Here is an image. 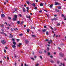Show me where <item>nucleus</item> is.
Instances as JSON below:
<instances>
[{
	"instance_id": "a19ab883",
	"label": "nucleus",
	"mask_w": 66,
	"mask_h": 66,
	"mask_svg": "<svg viewBox=\"0 0 66 66\" xmlns=\"http://www.w3.org/2000/svg\"><path fill=\"white\" fill-rule=\"evenodd\" d=\"M55 35H56L55 34H54V35H53V37H54L55 36Z\"/></svg>"
},
{
	"instance_id": "9d476101",
	"label": "nucleus",
	"mask_w": 66,
	"mask_h": 66,
	"mask_svg": "<svg viewBox=\"0 0 66 66\" xmlns=\"http://www.w3.org/2000/svg\"><path fill=\"white\" fill-rule=\"evenodd\" d=\"M46 29H44V30H42V31L43 32H46Z\"/></svg>"
},
{
	"instance_id": "bb28decb",
	"label": "nucleus",
	"mask_w": 66,
	"mask_h": 66,
	"mask_svg": "<svg viewBox=\"0 0 66 66\" xmlns=\"http://www.w3.org/2000/svg\"><path fill=\"white\" fill-rule=\"evenodd\" d=\"M17 23H18V24H19V23H20V22H19V21H17Z\"/></svg>"
},
{
	"instance_id": "f257e3e1",
	"label": "nucleus",
	"mask_w": 66,
	"mask_h": 66,
	"mask_svg": "<svg viewBox=\"0 0 66 66\" xmlns=\"http://www.w3.org/2000/svg\"><path fill=\"white\" fill-rule=\"evenodd\" d=\"M17 15H15L14 16V18H13V21H16L17 20Z\"/></svg>"
},
{
	"instance_id": "423d86ee",
	"label": "nucleus",
	"mask_w": 66,
	"mask_h": 66,
	"mask_svg": "<svg viewBox=\"0 0 66 66\" xmlns=\"http://www.w3.org/2000/svg\"><path fill=\"white\" fill-rule=\"evenodd\" d=\"M55 11L56 13L57 12H58V13H59V12H60V10L57 9H55Z\"/></svg>"
},
{
	"instance_id": "c9c22d12",
	"label": "nucleus",
	"mask_w": 66,
	"mask_h": 66,
	"mask_svg": "<svg viewBox=\"0 0 66 66\" xmlns=\"http://www.w3.org/2000/svg\"><path fill=\"white\" fill-rule=\"evenodd\" d=\"M48 55H50V52L48 53Z\"/></svg>"
},
{
	"instance_id": "aec40b11",
	"label": "nucleus",
	"mask_w": 66,
	"mask_h": 66,
	"mask_svg": "<svg viewBox=\"0 0 66 66\" xmlns=\"http://www.w3.org/2000/svg\"><path fill=\"white\" fill-rule=\"evenodd\" d=\"M50 62L51 63H54V61H53V60H51Z\"/></svg>"
},
{
	"instance_id": "9b49d317",
	"label": "nucleus",
	"mask_w": 66,
	"mask_h": 66,
	"mask_svg": "<svg viewBox=\"0 0 66 66\" xmlns=\"http://www.w3.org/2000/svg\"><path fill=\"white\" fill-rule=\"evenodd\" d=\"M23 11L24 13L26 12V10H25V8H23Z\"/></svg>"
},
{
	"instance_id": "1a4fd4ad",
	"label": "nucleus",
	"mask_w": 66,
	"mask_h": 66,
	"mask_svg": "<svg viewBox=\"0 0 66 66\" xmlns=\"http://www.w3.org/2000/svg\"><path fill=\"white\" fill-rule=\"evenodd\" d=\"M28 43H29V41L27 40H25V43H26V44H28Z\"/></svg>"
},
{
	"instance_id": "2eb2a0df",
	"label": "nucleus",
	"mask_w": 66,
	"mask_h": 66,
	"mask_svg": "<svg viewBox=\"0 0 66 66\" xmlns=\"http://www.w3.org/2000/svg\"><path fill=\"white\" fill-rule=\"evenodd\" d=\"M13 44L14 45H15L16 44V43L15 42H13Z\"/></svg>"
},
{
	"instance_id": "412c9836",
	"label": "nucleus",
	"mask_w": 66,
	"mask_h": 66,
	"mask_svg": "<svg viewBox=\"0 0 66 66\" xmlns=\"http://www.w3.org/2000/svg\"><path fill=\"white\" fill-rule=\"evenodd\" d=\"M54 5H57V3L55 2V3L54 4Z\"/></svg>"
},
{
	"instance_id": "5fc2aeb1",
	"label": "nucleus",
	"mask_w": 66,
	"mask_h": 66,
	"mask_svg": "<svg viewBox=\"0 0 66 66\" xmlns=\"http://www.w3.org/2000/svg\"><path fill=\"white\" fill-rule=\"evenodd\" d=\"M60 24L59 23L57 24V26H60Z\"/></svg>"
},
{
	"instance_id": "37998d69",
	"label": "nucleus",
	"mask_w": 66,
	"mask_h": 66,
	"mask_svg": "<svg viewBox=\"0 0 66 66\" xmlns=\"http://www.w3.org/2000/svg\"><path fill=\"white\" fill-rule=\"evenodd\" d=\"M34 9H35V10H37V7H35Z\"/></svg>"
},
{
	"instance_id": "dca6fc26",
	"label": "nucleus",
	"mask_w": 66,
	"mask_h": 66,
	"mask_svg": "<svg viewBox=\"0 0 66 66\" xmlns=\"http://www.w3.org/2000/svg\"><path fill=\"white\" fill-rule=\"evenodd\" d=\"M43 5V3H41L40 4V5L41 6H42Z\"/></svg>"
},
{
	"instance_id": "a878e982",
	"label": "nucleus",
	"mask_w": 66,
	"mask_h": 66,
	"mask_svg": "<svg viewBox=\"0 0 66 66\" xmlns=\"http://www.w3.org/2000/svg\"><path fill=\"white\" fill-rule=\"evenodd\" d=\"M5 33H4V32H1V34H3V35H4V34Z\"/></svg>"
},
{
	"instance_id": "7ed1b4c3",
	"label": "nucleus",
	"mask_w": 66,
	"mask_h": 66,
	"mask_svg": "<svg viewBox=\"0 0 66 66\" xmlns=\"http://www.w3.org/2000/svg\"><path fill=\"white\" fill-rule=\"evenodd\" d=\"M1 43L4 45H5L6 43V42L4 41V40H3L1 41Z\"/></svg>"
},
{
	"instance_id": "393cba45",
	"label": "nucleus",
	"mask_w": 66,
	"mask_h": 66,
	"mask_svg": "<svg viewBox=\"0 0 66 66\" xmlns=\"http://www.w3.org/2000/svg\"><path fill=\"white\" fill-rule=\"evenodd\" d=\"M19 16H20V17H22V15L20 14H19Z\"/></svg>"
},
{
	"instance_id": "473e14b6",
	"label": "nucleus",
	"mask_w": 66,
	"mask_h": 66,
	"mask_svg": "<svg viewBox=\"0 0 66 66\" xmlns=\"http://www.w3.org/2000/svg\"><path fill=\"white\" fill-rule=\"evenodd\" d=\"M38 65H39V64L37 63L36 65L35 66H38Z\"/></svg>"
},
{
	"instance_id": "bf43d9fd",
	"label": "nucleus",
	"mask_w": 66,
	"mask_h": 66,
	"mask_svg": "<svg viewBox=\"0 0 66 66\" xmlns=\"http://www.w3.org/2000/svg\"><path fill=\"white\" fill-rule=\"evenodd\" d=\"M24 28H26V25H25L24 26Z\"/></svg>"
},
{
	"instance_id": "e433bc0d",
	"label": "nucleus",
	"mask_w": 66,
	"mask_h": 66,
	"mask_svg": "<svg viewBox=\"0 0 66 66\" xmlns=\"http://www.w3.org/2000/svg\"><path fill=\"white\" fill-rule=\"evenodd\" d=\"M42 12H43V11L42 10H41L39 11V13H42Z\"/></svg>"
},
{
	"instance_id": "f03ea898",
	"label": "nucleus",
	"mask_w": 66,
	"mask_h": 66,
	"mask_svg": "<svg viewBox=\"0 0 66 66\" xmlns=\"http://www.w3.org/2000/svg\"><path fill=\"white\" fill-rule=\"evenodd\" d=\"M59 55L61 57H64V54L62 53H59Z\"/></svg>"
},
{
	"instance_id": "0eeeda50",
	"label": "nucleus",
	"mask_w": 66,
	"mask_h": 66,
	"mask_svg": "<svg viewBox=\"0 0 66 66\" xmlns=\"http://www.w3.org/2000/svg\"><path fill=\"white\" fill-rule=\"evenodd\" d=\"M10 36L9 37L10 38H12V37H13V35H12L11 34H10Z\"/></svg>"
},
{
	"instance_id": "cd10ccee",
	"label": "nucleus",
	"mask_w": 66,
	"mask_h": 66,
	"mask_svg": "<svg viewBox=\"0 0 66 66\" xmlns=\"http://www.w3.org/2000/svg\"><path fill=\"white\" fill-rule=\"evenodd\" d=\"M15 11H16V12H17V9L16 8H15Z\"/></svg>"
},
{
	"instance_id": "39448f33",
	"label": "nucleus",
	"mask_w": 66,
	"mask_h": 66,
	"mask_svg": "<svg viewBox=\"0 0 66 66\" xmlns=\"http://www.w3.org/2000/svg\"><path fill=\"white\" fill-rule=\"evenodd\" d=\"M48 5H50V7L51 8H52V7H52V6L53 5L52 4V5H50V4H49Z\"/></svg>"
},
{
	"instance_id": "f8f14e48",
	"label": "nucleus",
	"mask_w": 66,
	"mask_h": 66,
	"mask_svg": "<svg viewBox=\"0 0 66 66\" xmlns=\"http://www.w3.org/2000/svg\"><path fill=\"white\" fill-rule=\"evenodd\" d=\"M32 37H36V36L34 35H32Z\"/></svg>"
},
{
	"instance_id": "4be33fe9",
	"label": "nucleus",
	"mask_w": 66,
	"mask_h": 66,
	"mask_svg": "<svg viewBox=\"0 0 66 66\" xmlns=\"http://www.w3.org/2000/svg\"><path fill=\"white\" fill-rule=\"evenodd\" d=\"M51 20L52 21H53V20H54V18L53 19H51Z\"/></svg>"
},
{
	"instance_id": "e2e57ef3",
	"label": "nucleus",
	"mask_w": 66,
	"mask_h": 66,
	"mask_svg": "<svg viewBox=\"0 0 66 66\" xmlns=\"http://www.w3.org/2000/svg\"><path fill=\"white\" fill-rule=\"evenodd\" d=\"M7 60H9V57H7Z\"/></svg>"
},
{
	"instance_id": "79ce46f5",
	"label": "nucleus",
	"mask_w": 66,
	"mask_h": 66,
	"mask_svg": "<svg viewBox=\"0 0 66 66\" xmlns=\"http://www.w3.org/2000/svg\"><path fill=\"white\" fill-rule=\"evenodd\" d=\"M17 46L18 47H20V45L19 44V45H17Z\"/></svg>"
},
{
	"instance_id": "4468645a",
	"label": "nucleus",
	"mask_w": 66,
	"mask_h": 66,
	"mask_svg": "<svg viewBox=\"0 0 66 66\" xmlns=\"http://www.w3.org/2000/svg\"><path fill=\"white\" fill-rule=\"evenodd\" d=\"M32 5L33 6H34V7H35V4L34 3H33L32 4Z\"/></svg>"
},
{
	"instance_id": "680f3d73",
	"label": "nucleus",
	"mask_w": 66,
	"mask_h": 66,
	"mask_svg": "<svg viewBox=\"0 0 66 66\" xmlns=\"http://www.w3.org/2000/svg\"><path fill=\"white\" fill-rule=\"evenodd\" d=\"M36 2H38V0H36Z\"/></svg>"
},
{
	"instance_id": "8fccbe9b",
	"label": "nucleus",
	"mask_w": 66,
	"mask_h": 66,
	"mask_svg": "<svg viewBox=\"0 0 66 66\" xmlns=\"http://www.w3.org/2000/svg\"><path fill=\"white\" fill-rule=\"evenodd\" d=\"M48 43L49 44H51V42H50L49 41L48 42Z\"/></svg>"
},
{
	"instance_id": "ddd939ff",
	"label": "nucleus",
	"mask_w": 66,
	"mask_h": 66,
	"mask_svg": "<svg viewBox=\"0 0 66 66\" xmlns=\"http://www.w3.org/2000/svg\"><path fill=\"white\" fill-rule=\"evenodd\" d=\"M58 9H59V10H61V7L60 6H59L58 7Z\"/></svg>"
},
{
	"instance_id": "58836bf2",
	"label": "nucleus",
	"mask_w": 66,
	"mask_h": 66,
	"mask_svg": "<svg viewBox=\"0 0 66 66\" xmlns=\"http://www.w3.org/2000/svg\"><path fill=\"white\" fill-rule=\"evenodd\" d=\"M31 59H32V60H33V61H34V60H35L34 59V58H31Z\"/></svg>"
},
{
	"instance_id": "338daca9",
	"label": "nucleus",
	"mask_w": 66,
	"mask_h": 66,
	"mask_svg": "<svg viewBox=\"0 0 66 66\" xmlns=\"http://www.w3.org/2000/svg\"><path fill=\"white\" fill-rule=\"evenodd\" d=\"M14 65H17V63H15Z\"/></svg>"
},
{
	"instance_id": "0e129e2a",
	"label": "nucleus",
	"mask_w": 66,
	"mask_h": 66,
	"mask_svg": "<svg viewBox=\"0 0 66 66\" xmlns=\"http://www.w3.org/2000/svg\"><path fill=\"white\" fill-rule=\"evenodd\" d=\"M28 18L29 19H30V16H29L28 17Z\"/></svg>"
},
{
	"instance_id": "a211bd4d",
	"label": "nucleus",
	"mask_w": 66,
	"mask_h": 66,
	"mask_svg": "<svg viewBox=\"0 0 66 66\" xmlns=\"http://www.w3.org/2000/svg\"><path fill=\"white\" fill-rule=\"evenodd\" d=\"M7 18L9 19H11V18L10 17V16H8Z\"/></svg>"
},
{
	"instance_id": "052dcab7",
	"label": "nucleus",
	"mask_w": 66,
	"mask_h": 66,
	"mask_svg": "<svg viewBox=\"0 0 66 66\" xmlns=\"http://www.w3.org/2000/svg\"><path fill=\"white\" fill-rule=\"evenodd\" d=\"M37 56H34V57L35 58V59H36V57H37Z\"/></svg>"
},
{
	"instance_id": "ea45409f",
	"label": "nucleus",
	"mask_w": 66,
	"mask_h": 66,
	"mask_svg": "<svg viewBox=\"0 0 66 66\" xmlns=\"http://www.w3.org/2000/svg\"><path fill=\"white\" fill-rule=\"evenodd\" d=\"M4 26V24H2V25L1 26V27H2V28H3V27Z\"/></svg>"
},
{
	"instance_id": "c756f323",
	"label": "nucleus",
	"mask_w": 66,
	"mask_h": 66,
	"mask_svg": "<svg viewBox=\"0 0 66 66\" xmlns=\"http://www.w3.org/2000/svg\"><path fill=\"white\" fill-rule=\"evenodd\" d=\"M16 40H17V42H19V40H20V39H17Z\"/></svg>"
},
{
	"instance_id": "2f4dec72",
	"label": "nucleus",
	"mask_w": 66,
	"mask_h": 66,
	"mask_svg": "<svg viewBox=\"0 0 66 66\" xmlns=\"http://www.w3.org/2000/svg\"><path fill=\"white\" fill-rule=\"evenodd\" d=\"M24 66H29V65H27V64L26 63L25 64Z\"/></svg>"
},
{
	"instance_id": "603ef678",
	"label": "nucleus",
	"mask_w": 66,
	"mask_h": 66,
	"mask_svg": "<svg viewBox=\"0 0 66 66\" xmlns=\"http://www.w3.org/2000/svg\"><path fill=\"white\" fill-rule=\"evenodd\" d=\"M5 49H8V47H7L6 46L5 47Z\"/></svg>"
},
{
	"instance_id": "864d4df0",
	"label": "nucleus",
	"mask_w": 66,
	"mask_h": 66,
	"mask_svg": "<svg viewBox=\"0 0 66 66\" xmlns=\"http://www.w3.org/2000/svg\"><path fill=\"white\" fill-rule=\"evenodd\" d=\"M50 57H51V58H53V56L52 55H51L50 56Z\"/></svg>"
},
{
	"instance_id": "de8ad7c7",
	"label": "nucleus",
	"mask_w": 66,
	"mask_h": 66,
	"mask_svg": "<svg viewBox=\"0 0 66 66\" xmlns=\"http://www.w3.org/2000/svg\"><path fill=\"white\" fill-rule=\"evenodd\" d=\"M50 27L51 28L52 30H53V28H52V27L51 26H50Z\"/></svg>"
},
{
	"instance_id": "5701e85b",
	"label": "nucleus",
	"mask_w": 66,
	"mask_h": 66,
	"mask_svg": "<svg viewBox=\"0 0 66 66\" xmlns=\"http://www.w3.org/2000/svg\"><path fill=\"white\" fill-rule=\"evenodd\" d=\"M54 19L55 20H57V19L56 18H54Z\"/></svg>"
},
{
	"instance_id": "13d9d810",
	"label": "nucleus",
	"mask_w": 66,
	"mask_h": 66,
	"mask_svg": "<svg viewBox=\"0 0 66 66\" xmlns=\"http://www.w3.org/2000/svg\"><path fill=\"white\" fill-rule=\"evenodd\" d=\"M8 26H9V27L11 26V25H10V24H8L7 25Z\"/></svg>"
},
{
	"instance_id": "20e7f679",
	"label": "nucleus",
	"mask_w": 66,
	"mask_h": 66,
	"mask_svg": "<svg viewBox=\"0 0 66 66\" xmlns=\"http://www.w3.org/2000/svg\"><path fill=\"white\" fill-rule=\"evenodd\" d=\"M4 14H2L1 16V17H2V18H3V17H4L5 16Z\"/></svg>"
},
{
	"instance_id": "c85d7f7f",
	"label": "nucleus",
	"mask_w": 66,
	"mask_h": 66,
	"mask_svg": "<svg viewBox=\"0 0 66 66\" xmlns=\"http://www.w3.org/2000/svg\"><path fill=\"white\" fill-rule=\"evenodd\" d=\"M40 57L41 59H43V57H42V56H40Z\"/></svg>"
},
{
	"instance_id": "7c9ffc66",
	"label": "nucleus",
	"mask_w": 66,
	"mask_h": 66,
	"mask_svg": "<svg viewBox=\"0 0 66 66\" xmlns=\"http://www.w3.org/2000/svg\"><path fill=\"white\" fill-rule=\"evenodd\" d=\"M45 41H46V42H48L49 41V39H46L45 40Z\"/></svg>"
},
{
	"instance_id": "6ab92c4d",
	"label": "nucleus",
	"mask_w": 66,
	"mask_h": 66,
	"mask_svg": "<svg viewBox=\"0 0 66 66\" xmlns=\"http://www.w3.org/2000/svg\"><path fill=\"white\" fill-rule=\"evenodd\" d=\"M50 49V48H49V47H47V51H49V50Z\"/></svg>"
},
{
	"instance_id": "a18cd8bd",
	"label": "nucleus",
	"mask_w": 66,
	"mask_h": 66,
	"mask_svg": "<svg viewBox=\"0 0 66 66\" xmlns=\"http://www.w3.org/2000/svg\"><path fill=\"white\" fill-rule=\"evenodd\" d=\"M39 53H40V54H42V52H39Z\"/></svg>"
},
{
	"instance_id": "4d7b16f0",
	"label": "nucleus",
	"mask_w": 66,
	"mask_h": 66,
	"mask_svg": "<svg viewBox=\"0 0 66 66\" xmlns=\"http://www.w3.org/2000/svg\"><path fill=\"white\" fill-rule=\"evenodd\" d=\"M19 45L20 46V45H22V44L21 43H20L19 44Z\"/></svg>"
},
{
	"instance_id": "09e8293b",
	"label": "nucleus",
	"mask_w": 66,
	"mask_h": 66,
	"mask_svg": "<svg viewBox=\"0 0 66 66\" xmlns=\"http://www.w3.org/2000/svg\"><path fill=\"white\" fill-rule=\"evenodd\" d=\"M44 28H47V26H44Z\"/></svg>"
},
{
	"instance_id": "f3484780",
	"label": "nucleus",
	"mask_w": 66,
	"mask_h": 66,
	"mask_svg": "<svg viewBox=\"0 0 66 66\" xmlns=\"http://www.w3.org/2000/svg\"><path fill=\"white\" fill-rule=\"evenodd\" d=\"M30 29H27V32H28V33L30 32Z\"/></svg>"
},
{
	"instance_id": "69168bd1",
	"label": "nucleus",
	"mask_w": 66,
	"mask_h": 66,
	"mask_svg": "<svg viewBox=\"0 0 66 66\" xmlns=\"http://www.w3.org/2000/svg\"><path fill=\"white\" fill-rule=\"evenodd\" d=\"M12 40H13V41H15V40L13 38L12 39Z\"/></svg>"
},
{
	"instance_id": "6e6d98bb",
	"label": "nucleus",
	"mask_w": 66,
	"mask_h": 66,
	"mask_svg": "<svg viewBox=\"0 0 66 66\" xmlns=\"http://www.w3.org/2000/svg\"><path fill=\"white\" fill-rule=\"evenodd\" d=\"M21 66H23V64L22 63L21 64Z\"/></svg>"
},
{
	"instance_id": "c03bdc74",
	"label": "nucleus",
	"mask_w": 66,
	"mask_h": 66,
	"mask_svg": "<svg viewBox=\"0 0 66 66\" xmlns=\"http://www.w3.org/2000/svg\"><path fill=\"white\" fill-rule=\"evenodd\" d=\"M27 10H29V9L28 7H27Z\"/></svg>"
},
{
	"instance_id": "49530a36",
	"label": "nucleus",
	"mask_w": 66,
	"mask_h": 66,
	"mask_svg": "<svg viewBox=\"0 0 66 66\" xmlns=\"http://www.w3.org/2000/svg\"><path fill=\"white\" fill-rule=\"evenodd\" d=\"M4 52H5V53H6V50H4Z\"/></svg>"
},
{
	"instance_id": "72a5a7b5",
	"label": "nucleus",
	"mask_w": 66,
	"mask_h": 66,
	"mask_svg": "<svg viewBox=\"0 0 66 66\" xmlns=\"http://www.w3.org/2000/svg\"><path fill=\"white\" fill-rule=\"evenodd\" d=\"M27 3L28 4H30V2H27Z\"/></svg>"
},
{
	"instance_id": "b1692460",
	"label": "nucleus",
	"mask_w": 66,
	"mask_h": 66,
	"mask_svg": "<svg viewBox=\"0 0 66 66\" xmlns=\"http://www.w3.org/2000/svg\"><path fill=\"white\" fill-rule=\"evenodd\" d=\"M48 31H47L46 32V34L47 35H48L49 34H48Z\"/></svg>"
},
{
	"instance_id": "6e6552de",
	"label": "nucleus",
	"mask_w": 66,
	"mask_h": 66,
	"mask_svg": "<svg viewBox=\"0 0 66 66\" xmlns=\"http://www.w3.org/2000/svg\"><path fill=\"white\" fill-rule=\"evenodd\" d=\"M12 47L13 48H15V47H16V46L15 45H13L12 46Z\"/></svg>"
},
{
	"instance_id": "4c0bfd02",
	"label": "nucleus",
	"mask_w": 66,
	"mask_h": 66,
	"mask_svg": "<svg viewBox=\"0 0 66 66\" xmlns=\"http://www.w3.org/2000/svg\"><path fill=\"white\" fill-rule=\"evenodd\" d=\"M11 31H14V29H12L11 30Z\"/></svg>"
},
{
	"instance_id": "774afa93",
	"label": "nucleus",
	"mask_w": 66,
	"mask_h": 66,
	"mask_svg": "<svg viewBox=\"0 0 66 66\" xmlns=\"http://www.w3.org/2000/svg\"><path fill=\"white\" fill-rule=\"evenodd\" d=\"M54 54H56V52H54Z\"/></svg>"
},
{
	"instance_id": "3c124183",
	"label": "nucleus",
	"mask_w": 66,
	"mask_h": 66,
	"mask_svg": "<svg viewBox=\"0 0 66 66\" xmlns=\"http://www.w3.org/2000/svg\"><path fill=\"white\" fill-rule=\"evenodd\" d=\"M23 21H22L21 22V24H23Z\"/></svg>"
},
{
	"instance_id": "f704fd0d",
	"label": "nucleus",
	"mask_w": 66,
	"mask_h": 66,
	"mask_svg": "<svg viewBox=\"0 0 66 66\" xmlns=\"http://www.w3.org/2000/svg\"><path fill=\"white\" fill-rule=\"evenodd\" d=\"M23 35L22 34H21L19 35V36H22Z\"/></svg>"
}]
</instances>
